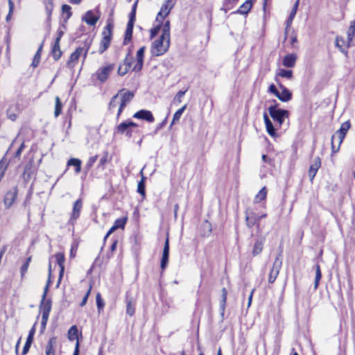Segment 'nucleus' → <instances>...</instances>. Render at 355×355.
Returning <instances> with one entry per match:
<instances>
[{
    "label": "nucleus",
    "instance_id": "obj_20",
    "mask_svg": "<svg viewBox=\"0 0 355 355\" xmlns=\"http://www.w3.org/2000/svg\"><path fill=\"white\" fill-rule=\"evenodd\" d=\"M146 46H141L136 53V61L132 67V71L135 72L140 71L143 68L144 52Z\"/></svg>",
    "mask_w": 355,
    "mask_h": 355
},
{
    "label": "nucleus",
    "instance_id": "obj_45",
    "mask_svg": "<svg viewBox=\"0 0 355 355\" xmlns=\"http://www.w3.org/2000/svg\"><path fill=\"white\" fill-rule=\"evenodd\" d=\"M96 302L98 312L101 313L103 310L105 304L103 299L102 298L101 294L99 292H98L96 295Z\"/></svg>",
    "mask_w": 355,
    "mask_h": 355
},
{
    "label": "nucleus",
    "instance_id": "obj_9",
    "mask_svg": "<svg viewBox=\"0 0 355 355\" xmlns=\"http://www.w3.org/2000/svg\"><path fill=\"white\" fill-rule=\"evenodd\" d=\"M116 94H118V96H121V101L116 116V120L119 121L124 108L133 99L135 94L132 91L121 89Z\"/></svg>",
    "mask_w": 355,
    "mask_h": 355
},
{
    "label": "nucleus",
    "instance_id": "obj_38",
    "mask_svg": "<svg viewBox=\"0 0 355 355\" xmlns=\"http://www.w3.org/2000/svg\"><path fill=\"white\" fill-rule=\"evenodd\" d=\"M68 166H74L75 173H79L81 171V160L78 158H71L67 161V163Z\"/></svg>",
    "mask_w": 355,
    "mask_h": 355
},
{
    "label": "nucleus",
    "instance_id": "obj_41",
    "mask_svg": "<svg viewBox=\"0 0 355 355\" xmlns=\"http://www.w3.org/2000/svg\"><path fill=\"white\" fill-rule=\"evenodd\" d=\"M62 14L64 16V20L67 22L72 16L71 7L67 4L62 6Z\"/></svg>",
    "mask_w": 355,
    "mask_h": 355
},
{
    "label": "nucleus",
    "instance_id": "obj_7",
    "mask_svg": "<svg viewBox=\"0 0 355 355\" xmlns=\"http://www.w3.org/2000/svg\"><path fill=\"white\" fill-rule=\"evenodd\" d=\"M115 68L116 64L114 63H105L104 65L98 68L93 74V77L95 80L103 84L108 80L110 74L114 71Z\"/></svg>",
    "mask_w": 355,
    "mask_h": 355
},
{
    "label": "nucleus",
    "instance_id": "obj_47",
    "mask_svg": "<svg viewBox=\"0 0 355 355\" xmlns=\"http://www.w3.org/2000/svg\"><path fill=\"white\" fill-rule=\"evenodd\" d=\"M31 257H28L26 261L22 264V266L20 268V274L21 279L24 278V277L25 276L26 273L28 271L30 263L31 261Z\"/></svg>",
    "mask_w": 355,
    "mask_h": 355
},
{
    "label": "nucleus",
    "instance_id": "obj_64",
    "mask_svg": "<svg viewBox=\"0 0 355 355\" xmlns=\"http://www.w3.org/2000/svg\"><path fill=\"white\" fill-rule=\"evenodd\" d=\"M268 92L274 94L275 96L278 94L279 90L274 84H271L268 87Z\"/></svg>",
    "mask_w": 355,
    "mask_h": 355
},
{
    "label": "nucleus",
    "instance_id": "obj_52",
    "mask_svg": "<svg viewBox=\"0 0 355 355\" xmlns=\"http://www.w3.org/2000/svg\"><path fill=\"white\" fill-rule=\"evenodd\" d=\"M222 295H221V301H220V308L223 310V311H225L226 303H227V290L226 288H223L221 290Z\"/></svg>",
    "mask_w": 355,
    "mask_h": 355
},
{
    "label": "nucleus",
    "instance_id": "obj_12",
    "mask_svg": "<svg viewBox=\"0 0 355 355\" xmlns=\"http://www.w3.org/2000/svg\"><path fill=\"white\" fill-rule=\"evenodd\" d=\"M176 0H165L156 17V21L164 20L174 7Z\"/></svg>",
    "mask_w": 355,
    "mask_h": 355
},
{
    "label": "nucleus",
    "instance_id": "obj_10",
    "mask_svg": "<svg viewBox=\"0 0 355 355\" xmlns=\"http://www.w3.org/2000/svg\"><path fill=\"white\" fill-rule=\"evenodd\" d=\"M279 104L271 105L268 107V112L271 118L279 123V126L284 122L285 118H288L289 112L286 110L277 109Z\"/></svg>",
    "mask_w": 355,
    "mask_h": 355
},
{
    "label": "nucleus",
    "instance_id": "obj_55",
    "mask_svg": "<svg viewBox=\"0 0 355 355\" xmlns=\"http://www.w3.org/2000/svg\"><path fill=\"white\" fill-rule=\"evenodd\" d=\"M92 289V284L90 283L85 296L83 297L81 302L80 303V306L83 307L86 305V304L87 302L88 297L90 295Z\"/></svg>",
    "mask_w": 355,
    "mask_h": 355
},
{
    "label": "nucleus",
    "instance_id": "obj_36",
    "mask_svg": "<svg viewBox=\"0 0 355 355\" xmlns=\"http://www.w3.org/2000/svg\"><path fill=\"white\" fill-rule=\"evenodd\" d=\"M67 338L70 341L76 340L79 341L78 329L76 325H73L70 327L67 332Z\"/></svg>",
    "mask_w": 355,
    "mask_h": 355
},
{
    "label": "nucleus",
    "instance_id": "obj_21",
    "mask_svg": "<svg viewBox=\"0 0 355 355\" xmlns=\"http://www.w3.org/2000/svg\"><path fill=\"white\" fill-rule=\"evenodd\" d=\"M21 112L19 104L10 105L6 111V117L10 121L15 122L17 120L18 116Z\"/></svg>",
    "mask_w": 355,
    "mask_h": 355
},
{
    "label": "nucleus",
    "instance_id": "obj_31",
    "mask_svg": "<svg viewBox=\"0 0 355 355\" xmlns=\"http://www.w3.org/2000/svg\"><path fill=\"white\" fill-rule=\"evenodd\" d=\"M297 56L295 53H289L286 55L282 60V64L285 67L293 68L296 64Z\"/></svg>",
    "mask_w": 355,
    "mask_h": 355
},
{
    "label": "nucleus",
    "instance_id": "obj_42",
    "mask_svg": "<svg viewBox=\"0 0 355 355\" xmlns=\"http://www.w3.org/2000/svg\"><path fill=\"white\" fill-rule=\"evenodd\" d=\"M315 281H314V290H317L319 286L321 278H322V272H321L320 266L318 263H317L315 265Z\"/></svg>",
    "mask_w": 355,
    "mask_h": 355
},
{
    "label": "nucleus",
    "instance_id": "obj_19",
    "mask_svg": "<svg viewBox=\"0 0 355 355\" xmlns=\"http://www.w3.org/2000/svg\"><path fill=\"white\" fill-rule=\"evenodd\" d=\"M321 159L319 156H317L314 158L313 163L310 165L308 175L309 180L311 183L313 182V180L317 174L318 171L321 167Z\"/></svg>",
    "mask_w": 355,
    "mask_h": 355
},
{
    "label": "nucleus",
    "instance_id": "obj_35",
    "mask_svg": "<svg viewBox=\"0 0 355 355\" xmlns=\"http://www.w3.org/2000/svg\"><path fill=\"white\" fill-rule=\"evenodd\" d=\"M268 190L266 187H263L260 189L258 193L255 196L254 198V203H259L262 201H265L267 198Z\"/></svg>",
    "mask_w": 355,
    "mask_h": 355
},
{
    "label": "nucleus",
    "instance_id": "obj_32",
    "mask_svg": "<svg viewBox=\"0 0 355 355\" xmlns=\"http://www.w3.org/2000/svg\"><path fill=\"white\" fill-rule=\"evenodd\" d=\"M263 121L266 125V131L268 135L272 137H277L278 135L276 132V130L266 112L263 114Z\"/></svg>",
    "mask_w": 355,
    "mask_h": 355
},
{
    "label": "nucleus",
    "instance_id": "obj_48",
    "mask_svg": "<svg viewBox=\"0 0 355 355\" xmlns=\"http://www.w3.org/2000/svg\"><path fill=\"white\" fill-rule=\"evenodd\" d=\"M355 37V19L350 22V26L347 30V38L352 41Z\"/></svg>",
    "mask_w": 355,
    "mask_h": 355
},
{
    "label": "nucleus",
    "instance_id": "obj_3",
    "mask_svg": "<svg viewBox=\"0 0 355 355\" xmlns=\"http://www.w3.org/2000/svg\"><path fill=\"white\" fill-rule=\"evenodd\" d=\"M351 128V122L347 120L343 122L340 128L331 136V155L338 153L340 150V146L343 142L348 130Z\"/></svg>",
    "mask_w": 355,
    "mask_h": 355
},
{
    "label": "nucleus",
    "instance_id": "obj_18",
    "mask_svg": "<svg viewBox=\"0 0 355 355\" xmlns=\"http://www.w3.org/2000/svg\"><path fill=\"white\" fill-rule=\"evenodd\" d=\"M352 41H349L347 38V40L342 36H336L335 40V45L338 49L347 56L348 49L351 46Z\"/></svg>",
    "mask_w": 355,
    "mask_h": 355
},
{
    "label": "nucleus",
    "instance_id": "obj_6",
    "mask_svg": "<svg viewBox=\"0 0 355 355\" xmlns=\"http://www.w3.org/2000/svg\"><path fill=\"white\" fill-rule=\"evenodd\" d=\"M267 217V214H258L256 213L255 209L248 207L245 211V225L248 228H252L256 226L258 229L260 227V220Z\"/></svg>",
    "mask_w": 355,
    "mask_h": 355
},
{
    "label": "nucleus",
    "instance_id": "obj_57",
    "mask_svg": "<svg viewBox=\"0 0 355 355\" xmlns=\"http://www.w3.org/2000/svg\"><path fill=\"white\" fill-rule=\"evenodd\" d=\"M187 92V89H185L184 91H181V90H180V91H179V92L176 94V95H175V98H174V99H173V102H174V103H178V104L182 102V97L184 96V94H185V93H186Z\"/></svg>",
    "mask_w": 355,
    "mask_h": 355
},
{
    "label": "nucleus",
    "instance_id": "obj_34",
    "mask_svg": "<svg viewBox=\"0 0 355 355\" xmlns=\"http://www.w3.org/2000/svg\"><path fill=\"white\" fill-rule=\"evenodd\" d=\"M133 28L134 26L127 24L123 40V45H128L131 42L132 38Z\"/></svg>",
    "mask_w": 355,
    "mask_h": 355
},
{
    "label": "nucleus",
    "instance_id": "obj_33",
    "mask_svg": "<svg viewBox=\"0 0 355 355\" xmlns=\"http://www.w3.org/2000/svg\"><path fill=\"white\" fill-rule=\"evenodd\" d=\"M285 78L288 80H291L293 78V72L292 70L280 69L275 74V80L278 83V78Z\"/></svg>",
    "mask_w": 355,
    "mask_h": 355
},
{
    "label": "nucleus",
    "instance_id": "obj_44",
    "mask_svg": "<svg viewBox=\"0 0 355 355\" xmlns=\"http://www.w3.org/2000/svg\"><path fill=\"white\" fill-rule=\"evenodd\" d=\"M187 105L185 104L182 107H180V109H178L173 114V119H172V121H171V125L173 124H175V123L178 122L182 113L184 112V111L186 110L187 108Z\"/></svg>",
    "mask_w": 355,
    "mask_h": 355
},
{
    "label": "nucleus",
    "instance_id": "obj_22",
    "mask_svg": "<svg viewBox=\"0 0 355 355\" xmlns=\"http://www.w3.org/2000/svg\"><path fill=\"white\" fill-rule=\"evenodd\" d=\"M278 86L281 89V92H278L276 97L282 102H288L293 98L292 92L281 83H278Z\"/></svg>",
    "mask_w": 355,
    "mask_h": 355
},
{
    "label": "nucleus",
    "instance_id": "obj_8",
    "mask_svg": "<svg viewBox=\"0 0 355 355\" xmlns=\"http://www.w3.org/2000/svg\"><path fill=\"white\" fill-rule=\"evenodd\" d=\"M137 127V123L128 119L120 123L115 127L114 134L118 135H125L127 137L130 138L132 136V129Z\"/></svg>",
    "mask_w": 355,
    "mask_h": 355
},
{
    "label": "nucleus",
    "instance_id": "obj_30",
    "mask_svg": "<svg viewBox=\"0 0 355 355\" xmlns=\"http://www.w3.org/2000/svg\"><path fill=\"white\" fill-rule=\"evenodd\" d=\"M51 55L54 61H58L62 56V51L60 49V43L53 42L51 46Z\"/></svg>",
    "mask_w": 355,
    "mask_h": 355
},
{
    "label": "nucleus",
    "instance_id": "obj_50",
    "mask_svg": "<svg viewBox=\"0 0 355 355\" xmlns=\"http://www.w3.org/2000/svg\"><path fill=\"white\" fill-rule=\"evenodd\" d=\"M53 10V0H47L45 3V10L47 15V18L50 20Z\"/></svg>",
    "mask_w": 355,
    "mask_h": 355
},
{
    "label": "nucleus",
    "instance_id": "obj_39",
    "mask_svg": "<svg viewBox=\"0 0 355 355\" xmlns=\"http://www.w3.org/2000/svg\"><path fill=\"white\" fill-rule=\"evenodd\" d=\"M63 105L60 100V98L57 96L55 98V109H54V117H58L62 112Z\"/></svg>",
    "mask_w": 355,
    "mask_h": 355
},
{
    "label": "nucleus",
    "instance_id": "obj_49",
    "mask_svg": "<svg viewBox=\"0 0 355 355\" xmlns=\"http://www.w3.org/2000/svg\"><path fill=\"white\" fill-rule=\"evenodd\" d=\"M117 98L118 94H115L112 97V98L110 101V103L108 104V111L110 113H112L114 112V109L118 105Z\"/></svg>",
    "mask_w": 355,
    "mask_h": 355
},
{
    "label": "nucleus",
    "instance_id": "obj_2",
    "mask_svg": "<svg viewBox=\"0 0 355 355\" xmlns=\"http://www.w3.org/2000/svg\"><path fill=\"white\" fill-rule=\"evenodd\" d=\"M113 10L110 14L109 17L106 21V25L103 28V30L101 33V39L99 42L98 46V53L100 54L103 53L107 49L110 47L112 37H113V30H114V18H113Z\"/></svg>",
    "mask_w": 355,
    "mask_h": 355
},
{
    "label": "nucleus",
    "instance_id": "obj_58",
    "mask_svg": "<svg viewBox=\"0 0 355 355\" xmlns=\"http://www.w3.org/2000/svg\"><path fill=\"white\" fill-rule=\"evenodd\" d=\"M41 56L42 55H39V53L38 54L35 53L33 60H32V63H31L32 67L36 68L39 66V64L40 63V60H41Z\"/></svg>",
    "mask_w": 355,
    "mask_h": 355
},
{
    "label": "nucleus",
    "instance_id": "obj_51",
    "mask_svg": "<svg viewBox=\"0 0 355 355\" xmlns=\"http://www.w3.org/2000/svg\"><path fill=\"white\" fill-rule=\"evenodd\" d=\"M162 35L170 37V21L166 20L162 25Z\"/></svg>",
    "mask_w": 355,
    "mask_h": 355
},
{
    "label": "nucleus",
    "instance_id": "obj_17",
    "mask_svg": "<svg viewBox=\"0 0 355 355\" xmlns=\"http://www.w3.org/2000/svg\"><path fill=\"white\" fill-rule=\"evenodd\" d=\"M56 263L60 268L59 276L58 279L57 286L60 284L64 273V263H65V254L63 252H57L54 254Z\"/></svg>",
    "mask_w": 355,
    "mask_h": 355
},
{
    "label": "nucleus",
    "instance_id": "obj_40",
    "mask_svg": "<svg viewBox=\"0 0 355 355\" xmlns=\"http://www.w3.org/2000/svg\"><path fill=\"white\" fill-rule=\"evenodd\" d=\"M8 164L9 163L7 161L6 156L4 155L0 160V182L6 174Z\"/></svg>",
    "mask_w": 355,
    "mask_h": 355
},
{
    "label": "nucleus",
    "instance_id": "obj_16",
    "mask_svg": "<svg viewBox=\"0 0 355 355\" xmlns=\"http://www.w3.org/2000/svg\"><path fill=\"white\" fill-rule=\"evenodd\" d=\"M132 59L131 52L129 51L123 60L122 63L118 67L117 73L119 76H123L130 71L132 66Z\"/></svg>",
    "mask_w": 355,
    "mask_h": 355
},
{
    "label": "nucleus",
    "instance_id": "obj_61",
    "mask_svg": "<svg viewBox=\"0 0 355 355\" xmlns=\"http://www.w3.org/2000/svg\"><path fill=\"white\" fill-rule=\"evenodd\" d=\"M261 159L263 162L268 164L270 166H274V159L266 155H263Z\"/></svg>",
    "mask_w": 355,
    "mask_h": 355
},
{
    "label": "nucleus",
    "instance_id": "obj_60",
    "mask_svg": "<svg viewBox=\"0 0 355 355\" xmlns=\"http://www.w3.org/2000/svg\"><path fill=\"white\" fill-rule=\"evenodd\" d=\"M97 159H98L97 155L90 157L86 163L85 166H86L87 169L91 168L93 166L94 164L96 162Z\"/></svg>",
    "mask_w": 355,
    "mask_h": 355
},
{
    "label": "nucleus",
    "instance_id": "obj_25",
    "mask_svg": "<svg viewBox=\"0 0 355 355\" xmlns=\"http://www.w3.org/2000/svg\"><path fill=\"white\" fill-rule=\"evenodd\" d=\"M256 0H245V1L242 3L240 7L235 11H234L233 14H239L247 15L248 12L251 10L254 3Z\"/></svg>",
    "mask_w": 355,
    "mask_h": 355
},
{
    "label": "nucleus",
    "instance_id": "obj_15",
    "mask_svg": "<svg viewBox=\"0 0 355 355\" xmlns=\"http://www.w3.org/2000/svg\"><path fill=\"white\" fill-rule=\"evenodd\" d=\"M282 254L281 253L275 258L274 263L272 264V267L270 269L269 276H268V282L270 284H272L275 282L277 277L279 275V270L282 267V261L281 259Z\"/></svg>",
    "mask_w": 355,
    "mask_h": 355
},
{
    "label": "nucleus",
    "instance_id": "obj_13",
    "mask_svg": "<svg viewBox=\"0 0 355 355\" xmlns=\"http://www.w3.org/2000/svg\"><path fill=\"white\" fill-rule=\"evenodd\" d=\"M83 200L81 198H78L76 200L73 205L72 208V211L70 214V217L68 221V223L74 225L76 223L77 220L80 216V213L83 209Z\"/></svg>",
    "mask_w": 355,
    "mask_h": 355
},
{
    "label": "nucleus",
    "instance_id": "obj_63",
    "mask_svg": "<svg viewBox=\"0 0 355 355\" xmlns=\"http://www.w3.org/2000/svg\"><path fill=\"white\" fill-rule=\"evenodd\" d=\"M63 35H64V31L60 28H58L57 31V35L54 40V42L60 43V40H61V38L63 36Z\"/></svg>",
    "mask_w": 355,
    "mask_h": 355
},
{
    "label": "nucleus",
    "instance_id": "obj_56",
    "mask_svg": "<svg viewBox=\"0 0 355 355\" xmlns=\"http://www.w3.org/2000/svg\"><path fill=\"white\" fill-rule=\"evenodd\" d=\"M25 147H26L25 142H24V141H23L21 142V144H20V146L17 149V150L15 153V154L13 155V157L15 159H17L18 160L20 159L21 155V153L24 150V149L25 148Z\"/></svg>",
    "mask_w": 355,
    "mask_h": 355
},
{
    "label": "nucleus",
    "instance_id": "obj_24",
    "mask_svg": "<svg viewBox=\"0 0 355 355\" xmlns=\"http://www.w3.org/2000/svg\"><path fill=\"white\" fill-rule=\"evenodd\" d=\"M133 117L138 119L144 120L148 123H153L155 117L152 112L147 110H140L133 114Z\"/></svg>",
    "mask_w": 355,
    "mask_h": 355
},
{
    "label": "nucleus",
    "instance_id": "obj_46",
    "mask_svg": "<svg viewBox=\"0 0 355 355\" xmlns=\"http://www.w3.org/2000/svg\"><path fill=\"white\" fill-rule=\"evenodd\" d=\"M158 24L155 26H154L150 30V39H153L160 31L161 27L162 25V21H157Z\"/></svg>",
    "mask_w": 355,
    "mask_h": 355
},
{
    "label": "nucleus",
    "instance_id": "obj_1",
    "mask_svg": "<svg viewBox=\"0 0 355 355\" xmlns=\"http://www.w3.org/2000/svg\"><path fill=\"white\" fill-rule=\"evenodd\" d=\"M48 280L46 284V286L44 290V293L42 295V299L40 305V312L42 313V321H41V329L42 330H44L46 327V324L49 320V314L51 311L52 302L49 299H46V295L49 291V286L51 283V277H52V269L51 264L49 263L48 268Z\"/></svg>",
    "mask_w": 355,
    "mask_h": 355
},
{
    "label": "nucleus",
    "instance_id": "obj_4",
    "mask_svg": "<svg viewBox=\"0 0 355 355\" xmlns=\"http://www.w3.org/2000/svg\"><path fill=\"white\" fill-rule=\"evenodd\" d=\"M170 46V37L161 35L151 44L150 53L153 56H160L166 53Z\"/></svg>",
    "mask_w": 355,
    "mask_h": 355
},
{
    "label": "nucleus",
    "instance_id": "obj_37",
    "mask_svg": "<svg viewBox=\"0 0 355 355\" xmlns=\"http://www.w3.org/2000/svg\"><path fill=\"white\" fill-rule=\"evenodd\" d=\"M239 0H223L221 10L225 12L233 9L239 3Z\"/></svg>",
    "mask_w": 355,
    "mask_h": 355
},
{
    "label": "nucleus",
    "instance_id": "obj_27",
    "mask_svg": "<svg viewBox=\"0 0 355 355\" xmlns=\"http://www.w3.org/2000/svg\"><path fill=\"white\" fill-rule=\"evenodd\" d=\"M99 18L100 17L95 15L92 10H88L84 15L83 21L89 26H94L99 20Z\"/></svg>",
    "mask_w": 355,
    "mask_h": 355
},
{
    "label": "nucleus",
    "instance_id": "obj_59",
    "mask_svg": "<svg viewBox=\"0 0 355 355\" xmlns=\"http://www.w3.org/2000/svg\"><path fill=\"white\" fill-rule=\"evenodd\" d=\"M108 162V152L105 151L103 154V156L101 158L99 161L98 167L104 168L105 164Z\"/></svg>",
    "mask_w": 355,
    "mask_h": 355
},
{
    "label": "nucleus",
    "instance_id": "obj_11",
    "mask_svg": "<svg viewBox=\"0 0 355 355\" xmlns=\"http://www.w3.org/2000/svg\"><path fill=\"white\" fill-rule=\"evenodd\" d=\"M125 313L130 317L135 314L137 300L132 296L130 291H127L125 294Z\"/></svg>",
    "mask_w": 355,
    "mask_h": 355
},
{
    "label": "nucleus",
    "instance_id": "obj_43",
    "mask_svg": "<svg viewBox=\"0 0 355 355\" xmlns=\"http://www.w3.org/2000/svg\"><path fill=\"white\" fill-rule=\"evenodd\" d=\"M146 178L142 176L141 180L137 184V192L142 196L143 198L146 197V186H145Z\"/></svg>",
    "mask_w": 355,
    "mask_h": 355
},
{
    "label": "nucleus",
    "instance_id": "obj_14",
    "mask_svg": "<svg viewBox=\"0 0 355 355\" xmlns=\"http://www.w3.org/2000/svg\"><path fill=\"white\" fill-rule=\"evenodd\" d=\"M18 191L17 186L6 191L3 197V204L6 209L10 208L14 205L18 196Z\"/></svg>",
    "mask_w": 355,
    "mask_h": 355
},
{
    "label": "nucleus",
    "instance_id": "obj_62",
    "mask_svg": "<svg viewBox=\"0 0 355 355\" xmlns=\"http://www.w3.org/2000/svg\"><path fill=\"white\" fill-rule=\"evenodd\" d=\"M78 244H73L71 245L70 249V257L74 258L76 255L77 250H78Z\"/></svg>",
    "mask_w": 355,
    "mask_h": 355
},
{
    "label": "nucleus",
    "instance_id": "obj_29",
    "mask_svg": "<svg viewBox=\"0 0 355 355\" xmlns=\"http://www.w3.org/2000/svg\"><path fill=\"white\" fill-rule=\"evenodd\" d=\"M57 341L58 338L56 336H53L49 338L45 346V355H55Z\"/></svg>",
    "mask_w": 355,
    "mask_h": 355
},
{
    "label": "nucleus",
    "instance_id": "obj_5",
    "mask_svg": "<svg viewBox=\"0 0 355 355\" xmlns=\"http://www.w3.org/2000/svg\"><path fill=\"white\" fill-rule=\"evenodd\" d=\"M89 51V47L78 46L71 53L66 62V67L71 71H73L75 67L78 64L79 60L83 57V62H85Z\"/></svg>",
    "mask_w": 355,
    "mask_h": 355
},
{
    "label": "nucleus",
    "instance_id": "obj_28",
    "mask_svg": "<svg viewBox=\"0 0 355 355\" xmlns=\"http://www.w3.org/2000/svg\"><path fill=\"white\" fill-rule=\"evenodd\" d=\"M264 243L265 238L262 236L258 238L255 241L252 250V255L253 257H257L262 252L264 248Z\"/></svg>",
    "mask_w": 355,
    "mask_h": 355
},
{
    "label": "nucleus",
    "instance_id": "obj_54",
    "mask_svg": "<svg viewBox=\"0 0 355 355\" xmlns=\"http://www.w3.org/2000/svg\"><path fill=\"white\" fill-rule=\"evenodd\" d=\"M8 7H9V10H8V13L6 17V20L7 22L10 21L12 14H13V12H14V8H15V4H14V2L12 1V0H8Z\"/></svg>",
    "mask_w": 355,
    "mask_h": 355
},
{
    "label": "nucleus",
    "instance_id": "obj_23",
    "mask_svg": "<svg viewBox=\"0 0 355 355\" xmlns=\"http://www.w3.org/2000/svg\"><path fill=\"white\" fill-rule=\"evenodd\" d=\"M168 257H169V239H168V236H167L165 240V242H164L162 257L161 263H160V268L162 271H164L166 269V268L168 265Z\"/></svg>",
    "mask_w": 355,
    "mask_h": 355
},
{
    "label": "nucleus",
    "instance_id": "obj_26",
    "mask_svg": "<svg viewBox=\"0 0 355 355\" xmlns=\"http://www.w3.org/2000/svg\"><path fill=\"white\" fill-rule=\"evenodd\" d=\"M128 219V217L127 215L122 218L116 219L114 220V225L108 230V234H112L117 229L123 230L127 223Z\"/></svg>",
    "mask_w": 355,
    "mask_h": 355
},
{
    "label": "nucleus",
    "instance_id": "obj_53",
    "mask_svg": "<svg viewBox=\"0 0 355 355\" xmlns=\"http://www.w3.org/2000/svg\"><path fill=\"white\" fill-rule=\"evenodd\" d=\"M299 3H300V0H297L295 1V3H294L293 8L291 11L290 15L288 17V23L292 22L293 19H294V17L296 15L298 6H299Z\"/></svg>",
    "mask_w": 355,
    "mask_h": 355
}]
</instances>
